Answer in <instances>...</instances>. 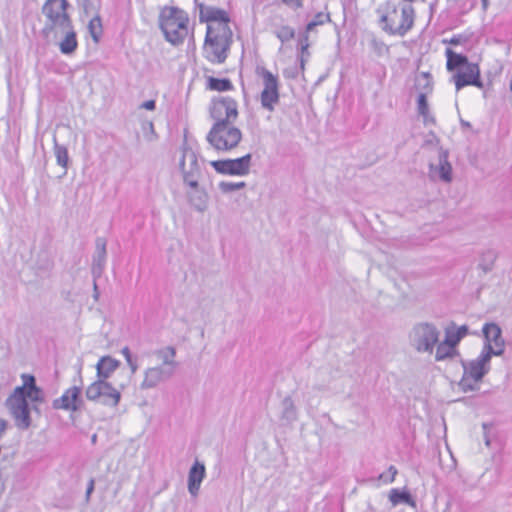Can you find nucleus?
Returning a JSON list of instances; mask_svg holds the SVG:
<instances>
[{
    "label": "nucleus",
    "instance_id": "obj_1",
    "mask_svg": "<svg viewBox=\"0 0 512 512\" xmlns=\"http://www.w3.org/2000/svg\"><path fill=\"white\" fill-rule=\"evenodd\" d=\"M199 19L207 26L203 44L204 58L212 64H223L228 57L233 37L228 12L213 6H201Z\"/></svg>",
    "mask_w": 512,
    "mask_h": 512
},
{
    "label": "nucleus",
    "instance_id": "obj_2",
    "mask_svg": "<svg viewBox=\"0 0 512 512\" xmlns=\"http://www.w3.org/2000/svg\"><path fill=\"white\" fill-rule=\"evenodd\" d=\"M22 384L14 388L5 401V405L14 418L15 424L21 429L30 426V408L37 409L44 402V392L37 386L32 374L21 375Z\"/></svg>",
    "mask_w": 512,
    "mask_h": 512
},
{
    "label": "nucleus",
    "instance_id": "obj_3",
    "mask_svg": "<svg viewBox=\"0 0 512 512\" xmlns=\"http://www.w3.org/2000/svg\"><path fill=\"white\" fill-rule=\"evenodd\" d=\"M445 56L446 69L452 73L457 91L467 86L483 87L478 63L470 62L467 56L456 53L451 48L445 50Z\"/></svg>",
    "mask_w": 512,
    "mask_h": 512
},
{
    "label": "nucleus",
    "instance_id": "obj_4",
    "mask_svg": "<svg viewBox=\"0 0 512 512\" xmlns=\"http://www.w3.org/2000/svg\"><path fill=\"white\" fill-rule=\"evenodd\" d=\"M159 25L166 40L174 45L183 43L190 34L189 15L177 6L161 8Z\"/></svg>",
    "mask_w": 512,
    "mask_h": 512
},
{
    "label": "nucleus",
    "instance_id": "obj_5",
    "mask_svg": "<svg viewBox=\"0 0 512 512\" xmlns=\"http://www.w3.org/2000/svg\"><path fill=\"white\" fill-rule=\"evenodd\" d=\"M122 389L123 385L116 388L106 380H95L87 386L85 395L89 401L116 408L121 400Z\"/></svg>",
    "mask_w": 512,
    "mask_h": 512
},
{
    "label": "nucleus",
    "instance_id": "obj_6",
    "mask_svg": "<svg viewBox=\"0 0 512 512\" xmlns=\"http://www.w3.org/2000/svg\"><path fill=\"white\" fill-rule=\"evenodd\" d=\"M238 103L231 97H221L212 102L210 115L214 120L213 128H229L238 118Z\"/></svg>",
    "mask_w": 512,
    "mask_h": 512
},
{
    "label": "nucleus",
    "instance_id": "obj_7",
    "mask_svg": "<svg viewBox=\"0 0 512 512\" xmlns=\"http://www.w3.org/2000/svg\"><path fill=\"white\" fill-rule=\"evenodd\" d=\"M67 0H47L42 8L43 14L49 22L51 30H67L72 22L67 13Z\"/></svg>",
    "mask_w": 512,
    "mask_h": 512
},
{
    "label": "nucleus",
    "instance_id": "obj_8",
    "mask_svg": "<svg viewBox=\"0 0 512 512\" xmlns=\"http://www.w3.org/2000/svg\"><path fill=\"white\" fill-rule=\"evenodd\" d=\"M438 340L439 332L430 324H419L413 329L412 341L419 352H432Z\"/></svg>",
    "mask_w": 512,
    "mask_h": 512
},
{
    "label": "nucleus",
    "instance_id": "obj_9",
    "mask_svg": "<svg viewBox=\"0 0 512 512\" xmlns=\"http://www.w3.org/2000/svg\"><path fill=\"white\" fill-rule=\"evenodd\" d=\"M261 77L263 79V90L260 95L261 104L265 109L273 111L279 102L278 78L266 69L261 71Z\"/></svg>",
    "mask_w": 512,
    "mask_h": 512
},
{
    "label": "nucleus",
    "instance_id": "obj_10",
    "mask_svg": "<svg viewBox=\"0 0 512 512\" xmlns=\"http://www.w3.org/2000/svg\"><path fill=\"white\" fill-rule=\"evenodd\" d=\"M250 161L251 155L246 154L237 159L212 161L211 166L221 174L246 175L249 173Z\"/></svg>",
    "mask_w": 512,
    "mask_h": 512
},
{
    "label": "nucleus",
    "instance_id": "obj_11",
    "mask_svg": "<svg viewBox=\"0 0 512 512\" xmlns=\"http://www.w3.org/2000/svg\"><path fill=\"white\" fill-rule=\"evenodd\" d=\"M207 139L215 149L227 151L238 145L241 133L240 130H210Z\"/></svg>",
    "mask_w": 512,
    "mask_h": 512
},
{
    "label": "nucleus",
    "instance_id": "obj_12",
    "mask_svg": "<svg viewBox=\"0 0 512 512\" xmlns=\"http://www.w3.org/2000/svg\"><path fill=\"white\" fill-rule=\"evenodd\" d=\"M82 389L78 386L67 388L62 396L53 402L55 409H62L70 412H76L83 406Z\"/></svg>",
    "mask_w": 512,
    "mask_h": 512
},
{
    "label": "nucleus",
    "instance_id": "obj_13",
    "mask_svg": "<svg viewBox=\"0 0 512 512\" xmlns=\"http://www.w3.org/2000/svg\"><path fill=\"white\" fill-rule=\"evenodd\" d=\"M483 361L471 362L468 366H464V373L460 381L463 390H473L481 381L485 374Z\"/></svg>",
    "mask_w": 512,
    "mask_h": 512
},
{
    "label": "nucleus",
    "instance_id": "obj_14",
    "mask_svg": "<svg viewBox=\"0 0 512 512\" xmlns=\"http://www.w3.org/2000/svg\"><path fill=\"white\" fill-rule=\"evenodd\" d=\"M330 22V15L324 12H318L312 21H310L305 28V33L303 37L299 40L300 45V59L302 66L304 65L305 57L309 55L308 49L310 46L309 43V33L314 30L316 26L324 25L325 23Z\"/></svg>",
    "mask_w": 512,
    "mask_h": 512
},
{
    "label": "nucleus",
    "instance_id": "obj_15",
    "mask_svg": "<svg viewBox=\"0 0 512 512\" xmlns=\"http://www.w3.org/2000/svg\"><path fill=\"white\" fill-rule=\"evenodd\" d=\"M483 333L489 350L494 354H500L503 348V340L499 326L494 323L486 324L483 327Z\"/></svg>",
    "mask_w": 512,
    "mask_h": 512
},
{
    "label": "nucleus",
    "instance_id": "obj_16",
    "mask_svg": "<svg viewBox=\"0 0 512 512\" xmlns=\"http://www.w3.org/2000/svg\"><path fill=\"white\" fill-rule=\"evenodd\" d=\"M119 361L110 357L103 356L99 359L96 365L97 379L108 381L112 373L118 368Z\"/></svg>",
    "mask_w": 512,
    "mask_h": 512
},
{
    "label": "nucleus",
    "instance_id": "obj_17",
    "mask_svg": "<svg viewBox=\"0 0 512 512\" xmlns=\"http://www.w3.org/2000/svg\"><path fill=\"white\" fill-rule=\"evenodd\" d=\"M205 476V467L199 462L191 467L188 477V490L192 495H196L199 491L201 482Z\"/></svg>",
    "mask_w": 512,
    "mask_h": 512
},
{
    "label": "nucleus",
    "instance_id": "obj_18",
    "mask_svg": "<svg viewBox=\"0 0 512 512\" xmlns=\"http://www.w3.org/2000/svg\"><path fill=\"white\" fill-rule=\"evenodd\" d=\"M417 111L419 116L422 117L425 126H434L437 124L435 115L430 109L427 97L424 94H419L417 98Z\"/></svg>",
    "mask_w": 512,
    "mask_h": 512
},
{
    "label": "nucleus",
    "instance_id": "obj_19",
    "mask_svg": "<svg viewBox=\"0 0 512 512\" xmlns=\"http://www.w3.org/2000/svg\"><path fill=\"white\" fill-rule=\"evenodd\" d=\"M205 87L207 90L216 92H227L234 89V85L230 79L216 78L214 76L205 77Z\"/></svg>",
    "mask_w": 512,
    "mask_h": 512
},
{
    "label": "nucleus",
    "instance_id": "obj_20",
    "mask_svg": "<svg viewBox=\"0 0 512 512\" xmlns=\"http://www.w3.org/2000/svg\"><path fill=\"white\" fill-rule=\"evenodd\" d=\"M414 85L419 94H424L427 97V94L433 91V76L429 72H421L415 76Z\"/></svg>",
    "mask_w": 512,
    "mask_h": 512
},
{
    "label": "nucleus",
    "instance_id": "obj_21",
    "mask_svg": "<svg viewBox=\"0 0 512 512\" xmlns=\"http://www.w3.org/2000/svg\"><path fill=\"white\" fill-rule=\"evenodd\" d=\"M64 31L66 34L63 40L60 42V50L63 54H71L78 47L76 33L72 30V27Z\"/></svg>",
    "mask_w": 512,
    "mask_h": 512
},
{
    "label": "nucleus",
    "instance_id": "obj_22",
    "mask_svg": "<svg viewBox=\"0 0 512 512\" xmlns=\"http://www.w3.org/2000/svg\"><path fill=\"white\" fill-rule=\"evenodd\" d=\"M467 332L466 326L447 328L444 340L456 349L457 344L466 336Z\"/></svg>",
    "mask_w": 512,
    "mask_h": 512
},
{
    "label": "nucleus",
    "instance_id": "obj_23",
    "mask_svg": "<svg viewBox=\"0 0 512 512\" xmlns=\"http://www.w3.org/2000/svg\"><path fill=\"white\" fill-rule=\"evenodd\" d=\"M447 153L441 151L439 154L440 164L436 168L439 173V178L445 182H450L452 179V167L450 163L447 161Z\"/></svg>",
    "mask_w": 512,
    "mask_h": 512
},
{
    "label": "nucleus",
    "instance_id": "obj_24",
    "mask_svg": "<svg viewBox=\"0 0 512 512\" xmlns=\"http://www.w3.org/2000/svg\"><path fill=\"white\" fill-rule=\"evenodd\" d=\"M162 379V372L158 368H150L146 371L142 383L143 387L150 388L155 386Z\"/></svg>",
    "mask_w": 512,
    "mask_h": 512
},
{
    "label": "nucleus",
    "instance_id": "obj_25",
    "mask_svg": "<svg viewBox=\"0 0 512 512\" xmlns=\"http://www.w3.org/2000/svg\"><path fill=\"white\" fill-rule=\"evenodd\" d=\"M456 354V349L447 343L445 340L441 342L436 349V360H444L449 357H453Z\"/></svg>",
    "mask_w": 512,
    "mask_h": 512
},
{
    "label": "nucleus",
    "instance_id": "obj_26",
    "mask_svg": "<svg viewBox=\"0 0 512 512\" xmlns=\"http://www.w3.org/2000/svg\"><path fill=\"white\" fill-rule=\"evenodd\" d=\"M88 30L94 42L98 43L102 34V22L99 16H95L90 20Z\"/></svg>",
    "mask_w": 512,
    "mask_h": 512
},
{
    "label": "nucleus",
    "instance_id": "obj_27",
    "mask_svg": "<svg viewBox=\"0 0 512 512\" xmlns=\"http://www.w3.org/2000/svg\"><path fill=\"white\" fill-rule=\"evenodd\" d=\"M276 37L282 42H289L295 37V29L290 25H282L275 31Z\"/></svg>",
    "mask_w": 512,
    "mask_h": 512
},
{
    "label": "nucleus",
    "instance_id": "obj_28",
    "mask_svg": "<svg viewBox=\"0 0 512 512\" xmlns=\"http://www.w3.org/2000/svg\"><path fill=\"white\" fill-rule=\"evenodd\" d=\"M389 499L393 505H397L399 503H406L410 501V494L406 491L392 489L389 493Z\"/></svg>",
    "mask_w": 512,
    "mask_h": 512
},
{
    "label": "nucleus",
    "instance_id": "obj_29",
    "mask_svg": "<svg viewBox=\"0 0 512 512\" xmlns=\"http://www.w3.org/2000/svg\"><path fill=\"white\" fill-rule=\"evenodd\" d=\"M159 358L166 364H171L175 357V349L173 347H166L158 351Z\"/></svg>",
    "mask_w": 512,
    "mask_h": 512
},
{
    "label": "nucleus",
    "instance_id": "obj_30",
    "mask_svg": "<svg viewBox=\"0 0 512 512\" xmlns=\"http://www.w3.org/2000/svg\"><path fill=\"white\" fill-rule=\"evenodd\" d=\"M397 475V469L394 466H390L387 471L380 474L379 479L384 483H392Z\"/></svg>",
    "mask_w": 512,
    "mask_h": 512
},
{
    "label": "nucleus",
    "instance_id": "obj_31",
    "mask_svg": "<svg viewBox=\"0 0 512 512\" xmlns=\"http://www.w3.org/2000/svg\"><path fill=\"white\" fill-rule=\"evenodd\" d=\"M442 42L444 44H450V45H461L463 43V37L460 35H456L451 37L450 39H443Z\"/></svg>",
    "mask_w": 512,
    "mask_h": 512
},
{
    "label": "nucleus",
    "instance_id": "obj_32",
    "mask_svg": "<svg viewBox=\"0 0 512 512\" xmlns=\"http://www.w3.org/2000/svg\"><path fill=\"white\" fill-rule=\"evenodd\" d=\"M57 160H58V163L60 165H62L63 167L66 166L67 164V160H68V156H67V153L65 150H58L57 151Z\"/></svg>",
    "mask_w": 512,
    "mask_h": 512
},
{
    "label": "nucleus",
    "instance_id": "obj_33",
    "mask_svg": "<svg viewBox=\"0 0 512 512\" xmlns=\"http://www.w3.org/2000/svg\"><path fill=\"white\" fill-rule=\"evenodd\" d=\"M122 354L124 355L127 363L130 365L132 371L134 372L136 370V366L132 363L131 353H130L129 348L128 347H124L122 349Z\"/></svg>",
    "mask_w": 512,
    "mask_h": 512
},
{
    "label": "nucleus",
    "instance_id": "obj_34",
    "mask_svg": "<svg viewBox=\"0 0 512 512\" xmlns=\"http://www.w3.org/2000/svg\"><path fill=\"white\" fill-rule=\"evenodd\" d=\"M284 4L288 6H293L295 8H301L303 6L304 0H281Z\"/></svg>",
    "mask_w": 512,
    "mask_h": 512
},
{
    "label": "nucleus",
    "instance_id": "obj_35",
    "mask_svg": "<svg viewBox=\"0 0 512 512\" xmlns=\"http://www.w3.org/2000/svg\"><path fill=\"white\" fill-rule=\"evenodd\" d=\"M155 107H156L155 100H148V101L143 102L140 105V108H144V109H147V110H154Z\"/></svg>",
    "mask_w": 512,
    "mask_h": 512
},
{
    "label": "nucleus",
    "instance_id": "obj_36",
    "mask_svg": "<svg viewBox=\"0 0 512 512\" xmlns=\"http://www.w3.org/2000/svg\"><path fill=\"white\" fill-rule=\"evenodd\" d=\"M245 183L244 182H238V183H234V184H228V189L230 190H233V189H239V188H242L244 187Z\"/></svg>",
    "mask_w": 512,
    "mask_h": 512
},
{
    "label": "nucleus",
    "instance_id": "obj_37",
    "mask_svg": "<svg viewBox=\"0 0 512 512\" xmlns=\"http://www.w3.org/2000/svg\"><path fill=\"white\" fill-rule=\"evenodd\" d=\"M482 2V9L484 11H487L488 7H489V0H481Z\"/></svg>",
    "mask_w": 512,
    "mask_h": 512
},
{
    "label": "nucleus",
    "instance_id": "obj_38",
    "mask_svg": "<svg viewBox=\"0 0 512 512\" xmlns=\"http://www.w3.org/2000/svg\"><path fill=\"white\" fill-rule=\"evenodd\" d=\"M94 489V480H91L87 489V494L89 495Z\"/></svg>",
    "mask_w": 512,
    "mask_h": 512
},
{
    "label": "nucleus",
    "instance_id": "obj_39",
    "mask_svg": "<svg viewBox=\"0 0 512 512\" xmlns=\"http://www.w3.org/2000/svg\"><path fill=\"white\" fill-rule=\"evenodd\" d=\"M191 186L196 187L197 186V182H191Z\"/></svg>",
    "mask_w": 512,
    "mask_h": 512
},
{
    "label": "nucleus",
    "instance_id": "obj_40",
    "mask_svg": "<svg viewBox=\"0 0 512 512\" xmlns=\"http://www.w3.org/2000/svg\"><path fill=\"white\" fill-rule=\"evenodd\" d=\"M92 441H93V442H95V441H96V435H94V436L92 437Z\"/></svg>",
    "mask_w": 512,
    "mask_h": 512
}]
</instances>
